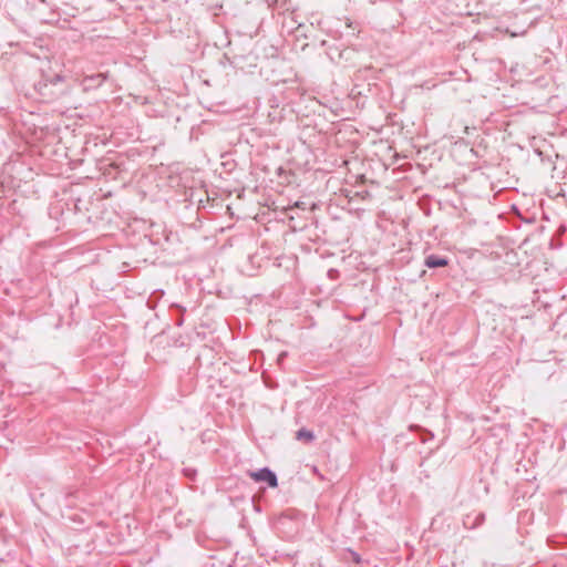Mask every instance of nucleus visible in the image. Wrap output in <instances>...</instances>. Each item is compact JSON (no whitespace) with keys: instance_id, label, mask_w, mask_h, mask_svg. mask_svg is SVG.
<instances>
[{"instance_id":"0eeeda50","label":"nucleus","mask_w":567,"mask_h":567,"mask_svg":"<svg viewBox=\"0 0 567 567\" xmlns=\"http://www.w3.org/2000/svg\"><path fill=\"white\" fill-rule=\"evenodd\" d=\"M91 80L96 81L97 85H100L105 80V75L102 73H99V74L92 76Z\"/></svg>"},{"instance_id":"f257e3e1","label":"nucleus","mask_w":567,"mask_h":567,"mask_svg":"<svg viewBox=\"0 0 567 567\" xmlns=\"http://www.w3.org/2000/svg\"><path fill=\"white\" fill-rule=\"evenodd\" d=\"M250 477L255 482H266L270 487L278 486V478L276 473L268 467H262L258 471L251 472Z\"/></svg>"},{"instance_id":"20e7f679","label":"nucleus","mask_w":567,"mask_h":567,"mask_svg":"<svg viewBox=\"0 0 567 567\" xmlns=\"http://www.w3.org/2000/svg\"><path fill=\"white\" fill-rule=\"evenodd\" d=\"M296 439L299 441L311 442L315 439V434L311 431L302 427L297 431Z\"/></svg>"},{"instance_id":"9d476101","label":"nucleus","mask_w":567,"mask_h":567,"mask_svg":"<svg viewBox=\"0 0 567 567\" xmlns=\"http://www.w3.org/2000/svg\"><path fill=\"white\" fill-rule=\"evenodd\" d=\"M297 207H301V204L299 202L296 203Z\"/></svg>"},{"instance_id":"f03ea898","label":"nucleus","mask_w":567,"mask_h":567,"mask_svg":"<svg viewBox=\"0 0 567 567\" xmlns=\"http://www.w3.org/2000/svg\"><path fill=\"white\" fill-rule=\"evenodd\" d=\"M424 265L427 268H441L449 265V259L437 255H429L424 260Z\"/></svg>"},{"instance_id":"423d86ee","label":"nucleus","mask_w":567,"mask_h":567,"mask_svg":"<svg viewBox=\"0 0 567 567\" xmlns=\"http://www.w3.org/2000/svg\"><path fill=\"white\" fill-rule=\"evenodd\" d=\"M173 307L177 308L181 312L179 317L176 319V326L181 327L184 322V318H183V311H184V308H182L181 306L178 305H173Z\"/></svg>"},{"instance_id":"6e6552de","label":"nucleus","mask_w":567,"mask_h":567,"mask_svg":"<svg viewBox=\"0 0 567 567\" xmlns=\"http://www.w3.org/2000/svg\"><path fill=\"white\" fill-rule=\"evenodd\" d=\"M62 80H63V78H62L61 75L55 74V75L53 76V79L51 80V83H53V84H54V83L61 82Z\"/></svg>"},{"instance_id":"7ed1b4c3","label":"nucleus","mask_w":567,"mask_h":567,"mask_svg":"<svg viewBox=\"0 0 567 567\" xmlns=\"http://www.w3.org/2000/svg\"><path fill=\"white\" fill-rule=\"evenodd\" d=\"M484 520H485V514L478 513L475 515V517L473 519H472L471 515H467L463 523L466 528H476V527L481 526L484 523Z\"/></svg>"},{"instance_id":"39448f33","label":"nucleus","mask_w":567,"mask_h":567,"mask_svg":"<svg viewBox=\"0 0 567 567\" xmlns=\"http://www.w3.org/2000/svg\"><path fill=\"white\" fill-rule=\"evenodd\" d=\"M164 296L163 290H155L152 292V295L147 299V306L151 309H154L156 307V303L158 300Z\"/></svg>"},{"instance_id":"1a4fd4ad","label":"nucleus","mask_w":567,"mask_h":567,"mask_svg":"<svg viewBox=\"0 0 567 567\" xmlns=\"http://www.w3.org/2000/svg\"><path fill=\"white\" fill-rule=\"evenodd\" d=\"M347 27L352 28V21L350 19H347Z\"/></svg>"}]
</instances>
